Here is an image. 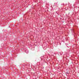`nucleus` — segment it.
Segmentation results:
<instances>
[{"mask_svg":"<svg viewBox=\"0 0 79 79\" xmlns=\"http://www.w3.org/2000/svg\"><path fill=\"white\" fill-rule=\"evenodd\" d=\"M62 4L63 5H64V3H63ZM62 4H61V5H62Z\"/></svg>","mask_w":79,"mask_h":79,"instance_id":"7","label":"nucleus"},{"mask_svg":"<svg viewBox=\"0 0 79 79\" xmlns=\"http://www.w3.org/2000/svg\"><path fill=\"white\" fill-rule=\"evenodd\" d=\"M12 69H13V68H12Z\"/></svg>","mask_w":79,"mask_h":79,"instance_id":"11","label":"nucleus"},{"mask_svg":"<svg viewBox=\"0 0 79 79\" xmlns=\"http://www.w3.org/2000/svg\"><path fill=\"white\" fill-rule=\"evenodd\" d=\"M71 30L72 32H74V30L72 29Z\"/></svg>","mask_w":79,"mask_h":79,"instance_id":"3","label":"nucleus"},{"mask_svg":"<svg viewBox=\"0 0 79 79\" xmlns=\"http://www.w3.org/2000/svg\"><path fill=\"white\" fill-rule=\"evenodd\" d=\"M25 52L26 53H29V50H26Z\"/></svg>","mask_w":79,"mask_h":79,"instance_id":"2","label":"nucleus"},{"mask_svg":"<svg viewBox=\"0 0 79 79\" xmlns=\"http://www.w3.org/2000/svg\"><path fill=\"white\" fill-rule=\"evenodd\" d=\"M62 52H61L60 53V55H62Z\"/></svg>","mask_w":79,"mask_h":79,"instance_id":"6","label":"nucleus"},{"mask_svg":"<svg viewBox=\"0 0 79 79\" xmlns=\"http://www.w3.org/2000/svg\"><path fill=\"white\" fill-rule=\"evenodd\" d=\"M69 74V72L67 71L65 73V74L67 76H68Z\"/></svg>","mask_w":79,"mask_h":79,"instance_id":"1","label":"nucleus"},{"mask_svg":"<svg viewBox=\"0 0 79 79\" xmlns=\"http://www.w3.org/2000/svg\"><path fill=\"white\" fill-rule=\"evenodd\" d=\"M56 4H57V3H54V5H56Z\"/></svg>","mask_w":79,"mask_h":79,"instance_id":"5","label":"nucleus"},{"mask_svg":"<svg viewBox=\"0 0 79 79\" xmlns=\"http://www.w3.org/2000/svg\"><path fill=\"white\" fill-rule=\"evenodd\" d=\"M54 54H56V53H54Z\"/></svg>","mask_w":79,"mask_h":79,"instance_id":"10","label":"nucleus"},{"mask_svg":"<svg viewBox=\"0 0 79 79\" xmlns=\"http://www.w3.org/2000/svg\"><path fill=\"white\" fill-rule=\"evenodd\" d=\"M26 64H22V66H26Z\"/></svg>","mask_w":79,"mask_h":79,"instance_id":"4","label":"nucleus"},{"mask_svg":"<svg viewBox=\"0 0 79 79\" xmlns=\"http://www.w3.org/2000/svg\"><path fill=\"white\" fill-rule=\"evenodd\" d=\"M78 2H79V0H78Z\"/></svg>","mask_w":79,"mask_h":79,"instance_id":"9","label":"nucleus"},{"mask_svg":"<svg viewBox=\"0 0 79 79\" xmlns=\"http://www.w3.org/2000/svg\"><path fill=\"white\" fill-rule=\"evenodd\" d=\"M8 27H9V28L10 27V26H8Z\"/></svg>","mask_w":79,"mask_h":79,"instance_id":"8","label":"nucleus"}]
</instances>
